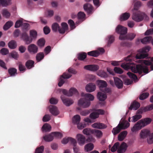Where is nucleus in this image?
Returning <instances> with one entry per match:
<instances>
[{
  "mask_svg": "<svg viewBox=\"0 0 153 153\" xmlns=\"http://www.w3.org/2000/svg\"><path fill=\"white\" fill-rule=\"evenodd\" d=\"M127 74L129 77L131 78H132L133 79L136 80L137 78V76L134 74L130 72H128Z\"/></svg>",
  "mask_w": 153,
  "mask_h": 153,
  "instance_id": "59",
  "label": "nucleus"
},
{
  "mask_svg": "<svg viewBox=\"0 0 153 153\" xmlns=\"http://www.w3.org/2000/svg\"><path fill=\"white\" fill-rule=\"evenodd\" d=\"M8 45V47L11 49H15L17 46L16 42L14 40H12L10 41Z\"/></svg>",
  "mask_w": 153,
  "mask_h": 153,
  "instance_id": "36",
  "label": "nucleus"
},
{
  "mask_svg": "<svg viewBox=\"0 0 153 153\" xmlns=\"http://www.w3.org/2000/svg\"><path fill=\"white\" fill-rule=\"evenodd\" d=\"M108 40L107 44V46L109 47L111 44L112 43L114 40V37L112 35L110 36H108Z\"/></svg>",
  "mask_w": 153,
  "mask_h": 153,
  "instance_id": "54",
  "label": "nucleus"
},
{
  "mask_svg": "<svg viewBox=\"0 0 153 153\" xmlns=\"http://www.w3.org/2000/svg\"><path fill=\"white\" fill-rule=\"evenodd\" d=\"M130 126V123L124 119H122L119 124V126H120L121 128L124 129L127 128Z\"/></svg>",
  "mask_w": 153,
  "mask_h": 153,
  "instance_id": "18",
  "label": "nucleus"
},
{
  "mask_svg": "<svg viewBox=\"0 0 153 153\" xmlns=\"http://www.w3.org/2000/svg\"><path fill=\"white\" fill-rule=\"evenodd\" d=\"M126 131H124L120 133L118 136V140L119 141H122L124 140L127 134Z\"/></svg>",
  "mask_w": 153,
  "mask_h": 153,
  "instance_id": "26",
  "label": "nucleus"
},
{
  "mask_svg": "<svg viewBox=\"0 0 153 153\" xmlns=\"http://www.w3.org/2000/svg\"><path fill=\"white\" fill-rule=\"evenodd\" d=\"M76 138L78 144L80 146L84 145L85 143L86 140L85 136L82 134L78 133L76 136Z\"/></svg>",
  "mask_w": 153,
  "mask_h": 153,
  "instance_id": "6",
  "label": "nucleus"
},
{
  "mask_svg": "<svg viewBox=\"0 0 153 153\" xmlns=\"http://www.w3.org/2000/svg\"><path fill=\"white\" fill-rule=\"evenodd\" d=\"M87 57V54L85 52H82L79 53L78 54V58L79 60H83Z\"/></svg>",
  "mask_w": 153,
  "mask_h": 153,
  "instance_id": "41",
  "label": "nucleus"
},
{
  "mask_svg": "<svg viewBox=\"0 0 153 153\" xmlns=\"http://www.w3.org/2000/svg\"><path fill=\"white\" fill-rule=\"evenodd\" d=\"M44 57V54L43 52H39L36 55V58L37 62H40Z\"/></svg>",
  "mask_w": 153,
  "mask_h": 153,
  "instance_id": "37",
  "label": "nucleus"
},
{
  "mask_svg": "<svg viewBox=\"0 0 153 153\" xmlns=\"http://www.w3.org/2000/svg\"><path fill=\"white\" fill-rule=\"evenodd\" d=\"M69 142H70L71 144L73 146V147H74L75 146H76L77 144L75 138H73L72 137H69Z\"/></svg>",
  "mask_w": 153,
  "mask_h": 153,
  "instance_id": "55",
  "label": "nucleus"
},
{
  "mask_svg": "<svg viewBox=\"0 0 153 153\" xmlns=\"http://www.w3.org/2000/svg\"><path fill=\"white\" fill-rule=\"evenodd\" d=\"M114 71L117 73L122 74L123 72V71L120 68L115 67L114 69Z\"/></svg>",
  "mask_w": 153,
  "mask_h": 153,
  "instance_id": "63",
  "label": "nucleus"
},
{
  "mask_svg": "<svg viewBox=\"0 0 153 153\" xmlns=\"http://www.w3.org/2000/svg\"><path fill=\"white\" fill-rule=\"evenodd\" d=\"M76 125H77V128L79 130L82 129L86 126V124L83 123H79Z\"/></svg>",
  "mask_w": 153,
  "mask_h": 153,
  "instance_id": "57",
  "label": "nucleus"
},
{
  "mask_svg": "<svg viewBox=\"0 0 153 153\" xmlns=\"http://www.w3.org/2000/svg\"><path fill=\"white\" fill-rule=\"evenodd\" d=\"M85 14L83 12H80L78 14V18L79 20L83 21L85 19Z\"/></svg>",
  "mask_w": 153,
  "mask_h": 153,
  "instance_id": "48",
  "label": "nucleus"
},
{
  "mask_svg": "<svg viewBox=\"0 0 153 153\" xmlns=\"http://www.w3.org/2000/svg\"><path fill=\"white\" fill-rule=\"evenodd\" d=\"M28 50L30 53L35 54L38 51V48L37 46L34 44H31L28 46Z\"/></svg>",
  "mask_w": 153,
  "mask_h": 153,
  "instance_id": "17",
  "label": "nucleus"
},
{
  "mask_svg": "<svg viewBox=\"0 0 153 153\" xmlns=\"http://www.w3.org/2000/svg\"><path fill=\"white\" fill-rule=\"evenodd\" d=\"M34 62L32 60H28L25 63V66L28 69H30L34 67Z\"/></svg>",
  "mask_w": 153,
  "mask_h": 153,
  "instance_id": "34",
  "label": "nucleus"
},
{
  "mask_svg": "<svg viewBox=\"0 0 153 153\" xmlns=\"http://www.w3.org/2000/svg\"><path fill=\"white\" fill-rule=\"evenodd\" d=\"M68 93L70 96H72L73 95H79V92L77 89L74 87H71L68 91Z\"/></svg>",
  "mask_w": 153,
  "mask_h": 153,
  "instance_id": "30",
  "label": "nucleus"
},
{
  "mask_svg": "<svg viewBox=\"0 0 153 153\" xmlns=\"http://www.w3.org/2000/svg\"><path fill=\"white\" fill-rule=\"evenodd\" d=\"M147 143L149 144L153 143V132L150 134L147 140Z\"/></svg>",
  "mask_w": 153,
  "mask_h": 153,
  "instance_id": "47",
  "label": "nucleus"
},
{
  "mask_svg": "<svg viewBox=\"0 0 153 153\" xmlns=\"http://www.w3.org/2000/svg\"><path fill=\"white\" fill-rule=\"evenodd\" d=\"M84 69L91 71H97L99 68L98 65H89L85 66Z\"/></svg>",
  "mask_w": 153,
  "mask_h": 153,
  "instance_id": "12",
  "label": "nucleus"
},
{
  "mask_svg": "<svg viewBox=\"0 0 153 153\" xmlns=\"http://www.w3.org/2000/svg\"><path fill=\"white\" fill-rule=\"evenodd\" d=\"M43 138L45 141L48 142L51 141L53 139V138L51 133L50 134L45 135L44 136Z\"/></svg>",
  "mask_w": 153,
  "mask_h": 153,
  "instance_id": "31",
  "label": "nucleus"
},
{
  "mask_svg": "<svg viewBox=\"0 0 153 153\" xmlns=\"http://www.w3.org/2000/svg\"><path fill=\"white\" fill-rule=\"evenodd\" d=\"M97 75L99 76L105 78L108 77V75L106 72L103 71H100L97 73Z\"/></svg>",
  "mask_w": 153,
  "mask_h": 153,
  "instance_id": "45",
  "label": "nucleus"
},
{
  "mask_svg": "<svg viewBox=\"0 0 153 153\" xmlns=\"http://www.w3.org/2000/svg\"><path fill=\"white\" fill-rule=\"evenodd\" d=\"M62 28L59 26L57 23H53L52 25V29L54 32H56L58 31L59 33L63 34L65 31L68 29V26L67 24L65 22H63L61 24Z\"/></svg>",
  "mask_w": 153,
  "mask_h": 153,
  "instance_id": "3",
  "label": "nucleus"
},
{
  "mask_svg": "<svg viewBox=\"0 0 153 153\" xmlns=\"http://www.w3.org/2000/svg\"><path fill=\"white\" fill-rule=\"evenodd\" d=\"M53 138H61L62 137V134L60 132H51Z\"/></svg>",
  "mask_w": 153,
  "mask_h": 153,
  "instance_id": "46",
  "label": "nucleus"
},
{
  "mask_svg": "<svg viewBox=\"0 0 153 153\" xmlns=\"http://www.w3.org/2000/svg\"><path fill=\"white\" fill-rule=\"evenodd\" d=\"M143 127L139 121L135 124L131 128V131L133 133H136L141 129Z\"/></svg>",
  "mask_w": 153,
  "mask_h": 153,
  "instance_id": "14",
  "label": "nucleus"
},
{
  "mask_svg": "<svg viewBox=\"0 0 153 153\" xmlns=\"http://www.w3.org/2000/svg\"><path fill=\"white\" fill-rule=\"evenodd\" d=\"M94 129H91L89 128H86L82 131L83 133L86 135H88L94 133Z\"/></svg>",
  "mask_w": 153,
  "mask_h": 153,
  "instance_id": "28",
  "label": "nucleus"
},
{
  "mask_svg": "<svg viewBox=\"0 0 153 153\" xmlns=\"http://www.w3.org/2000/svg\"><path fill=\"white\" fill-rule=\"evenodd\" d=\"M150 134V131L147 129H143L141 131L139 134L140 139L143 140L146 139Z\"/></svg>",
  "mask_w": 153,
  "mask_h": 153,
  "instance_id": "10",
  "label": "nucleus"
},
{
  "mask_svg": "<svg viewBox=\"0 0 153 153\" xmlns=\"http://www.w3.org/2000/svg\"><path fill=\"white\" fill-rule=\"evenodd\" d=\"M114 81L115 85L118 88L120 89L122 88L123 82L120 78L118 77H114Z\"/></svg>",
  "mask_w": 153,
  "mask_h": 153,
  "instance_id": "21",
  "label": "nucleus"
},
{
  "mask_svg": "<svg viewBox=\"0 0 153 153\" xmlns=\"http://www.w3.org/2000/svg\"><path fill=\"white\" fill-rule=\"evenodd\" d=\"M140 106V104L136 101H134L132 102L130 107L129 108V110H137Z\"/></svg>",
  "mask_w": 153,
  "mask_h": 153,
  "instance_id": "24",
  "label": "nucleus"
},
{
  "mask_svg": "<svg viewBox=\"0 0 153 153\" xmlns=\"http://www.w3.org/2000/svg\"><path fill=\"white\" fill-rule=\"evenodd\" d=\"M127 28L123 27L121 25H119L117 26L116 29V31L118 33L120 34L119 36V39L121 40H123L125 37V34H126L127 32Z\"/></svg>",
  "mask_w": 153,
  "mask_h": 153,
  "instance_id": "4",
  "label": "nucleus"
},
{
  "mask_svg": "<svg viewBox=\"0 0 153 153\" xmlns=\"http://www.w3.org/2000/svg\"><path fill=\"white\" fill-rule=\"evenodd\" d=\"M83 8L84 10L87 12L88 14L92 13L93 8L91 4L88 3L85 4L83 6Z\"/></svg>",
  "mask_w": 153,
  "mask_h": 153,
  "instance_id": "22",
  "label": "nucleus"
},
{
  "mask_svg": "<svg viewBox=\"0 0 153 153\" xmlns=\"http://www.w3.org/2000/svg\"><path fill=\"white\" fill-rule=\"evenodd\" d=\"M58 102V100L54 97H52L50 100V102L51 104H56Z\"/></svg>",
  "mask_w": 153,
  "mask_h": 153,
  "instance_id": "64",
  "label": "nucleus"
},
{
  "mask_svg": "<svg viewBox=\"0 0 153 153\" xmlns=\"http://www.w3.org/2000/svg\"><path fill=\"white\" fill-rule=\"evenodd\" d=\"M20 35L21 38L24 40L26 44L28 45L32 42V38L29 36L26 31H23Z\"/></svg>",
  "mask_w": 153,
  "mask_h": 153,
  "instance_id": "7",
  "label": "nucleus"
},
{
  "mask_svg": "<svg viewBox=\"0 0 153 153\" xmlns=\"http://www.w3.org/2000/svg\"><path fill=\"white\" fill-rule=\"evenodd\" d=\"M94 134L97 137L100 138L102 135V133L100 130L94 129Z\"/></svg>",
  "mask_w": 153,
  "mask_h": 153,
  "instance_id": "53",
  "label": "nucleus"
},
{
  "mask_svg": "<svg viewBox=\"0 0 153 153\" xmlns=\"http://www.w3.org/2000/svg\"><path fill=\"white\" fill-rule=\"evenodd\" d=\"M44 149V146H41L36 148L35 150V153H43Z\"/></svg>",
  "mask_w": 153,
  "mask_h": 153,
  "instance_id": "60",
  "label": "nucleus"
},
{
  "mask_svg": "<svg viewBox=\"0 0 153 153\" xmlns=\"http://www.w3.org/2000/svg\"><path fill=\"white\" fill-rule=\"evenodd\" d=\"M94 99V96H84L80 99L78 102L77 109L79 110L82 108L88 107L90 105V101L93 100Z\"/></svg>",
  "mask_w": 153,
  "mask_h": 153,
  "instance_id": "2",
  "label": "nucleus"
},
{
  "mask_svg": "<svg viewBox=\"0 0 153 153\" xmlns=\"http://www.w3.org/2000/svg\"><path fill=\"white\" fill-rule=\"evenodd\" d=\"M2 14L3 16L7 18H9L10 16V13L7 9L3 10Z\"/></svg>",
  "mask_w": 153,
  "mask_h": 153,
  "instance_id": "50",
  "label": "nucleus"
},
{
  "mask_svg": "<svg viewBox=\"0 0 153 153\" xmlns=\"http://www.w3.org/2000/svg\"><path fill=\"white\" fill-rule=\"evenodd\" d=\"M72 120V122L74 124H77L80 121V117L79 115H76L73 117Z\"/></svg>",
  "mask_w": 153,
  "mask_h": 153,
  "instance_id": "33",
  "label": "nucleus"
},
{
  "mask_svg": "<svg viewBox=\"0 0 153 153\" xmlns=\"http://www.w3.org/2000/svg\"><path fill=\"white\" fill-rule=\"evenodd\" d=\"M127 144L126 143L123 142L120 146H119L117 152L118 153H124L127 150Z\"/></svg>",
  "mask_w": 153,
  "mask_h": 153,
  "instance_id": "15",
  "label": "nucleus"
},
{
  "mask_svg": "<svg viewBox=\"0 0 153 153\" xmlns=\"http://www.w3.org/2000/svg\"><path fill=\"white\" fill-rule=\"evenodd\" d=\"M130 15L129 13H123L120 16V19L121 21L127 20L130 17Z\"/></svg>",
  "mask_w": 153,
  "mask_h": 153,
  "instance_id": "32",
  "label": "nucleus"
},
{
  "mask_svg": "<svg viewBox=\"0 0 153 153\" xmlns=\"http://www.w3.org/2000/svg\"><path fill=\"white\" fill-rule=\"evenodd\" d=\"M136 36V34L133 33H128L127 35L125 36V37L124 40L128 39L132 40Z\"/></svg>",
  "mask_w": 153,
  "mask_h": 153,
  "instance_id": "43",
  "label": "nucleus"
},
{
  "mask_svg": "<svg viewBox=\"0 0 153 153\" xmlns=\"http://www.w3.org/2000/svg\"><path fill=\"white\" fill-rule=\"evenodd\" d=\"M120 145V143L119 142H117L115 143L111 149V151L112 152H115L118 148Z\"/></svg>",
  "mask_w": 153,
  "mask_h": 153,
  "instance_id": "52",
  "label": "nucleus"
},
{
  "mask_svg": "<svg viewBox=\"0 0 153 153\" xmlns=\"http://www.w3.org/2000/svg\"><path fill=\"white\" fill-rule=\"evenodd\" d=\"M88 55L94 56L97 57L100 55V53L97 51H93L87 53Z\"/></svg>",
  "mask_w": 153,
  "mask_h": 153,
  "instance_id": "40",
  "label": "nucleus"
},
{
  "mask_svg": "<svg viewBox=\"0 0 153 153\" xmlns=\"http://www.w3.org/2000/svg\"><path fill=\"white\" fill-rule=\"evenodd\" d=\"M152 39L151 36H146L141 39V42L143 44H146L149 42Z\"/></svg>",
  "mask_w": 153,
  "mask_h": 153,
  "instance_id": "44",
  "label": "nucleus"
},
{
  "mask_svg": "<svg viewBox=\"0 0 153 153\" xmlns=\"http://www.w3.org/2000/svg\"><path fill=\"white\" fill-rule=\"evenodd\" d=\"M55 91L57 93L59 94H62L66 96L68 94V91L67 90L62 88L56 89H55Z\"/></svg>",
  "mask_w": 153,
  "mask_h": 153,
  "instance_id": "35",
  "label": "nucleus"
},
{
  "mask_svg": "<svg viewBox=\"0 0 153 153\" xmlns=\"http://www.w3.org/2000/svg\"><path fill=\"white\" fill-rule=\"evenodd\" d=\"M0 52L2 55H6L8 53L9 51L6 48H3L1 50Z\"/></svg>",
  "mask_w": 153,
  "mask_h": 153,
  "instance_id": "62",
  "label": "nucleus"
},
{
  "mask_svg": "<svg viewBox=\"0 0 153 153\" xmlns=\"http://www.w3.org/2000/svg\"><path fill=\"white\" fill-rule=\"evenodd\" d=\"M13 22L11 21L7 22L3 26V29L7 30L11 27L13 25Z\"/></svg>",
  "mask_w": 153,
  "mask_h": 153,
  "instance_id": "42",
  "label": "nucleus"
},
{
  "mask_svg": "<svg viewBox=\"0 0 153 153\" xmlns=\"http://www.w3.org/2000/svg\"><path fill=\"white\" fill-rule=\"evenodd\" d=\"M150 49V47H146L140 49L139 53L136 55H130L125 58L126 62L123 63L121 66L125 70L130 69L134 73H138L141 74L143 72L145 74L149 72L148 68L146 66L151 65L152 70H153V64L152 61H153V57L151 58V61L145 59H141L147 57V53Z\"/></svg>",
  "mask_w": 153,
  "mask_h": 153,
  "instance_id": "1",
  "label": "nucleus"
},
{
  "mask_svg": "<svg viewBox=\"0 0 153 153\" xmlns=\"http://www.w3.org/2000/svg\"><path fill=\"white\" fill-rule=\"evenodd\" d=\"M94 144L91 143H90L86 144L84 147V149L85 152H88L92 150L94 148Z\"/></svg>",
  "mask_w": 153,
  "mask_h": 153,
  "instance_id": "25",
  "label": "nucleus"
},
{
  "mask_svg": "<svg viewBox=\"0 0 153 153\" xmlns=\"http://www.w3.org/2000/svg\"><path fill=\"white\" fill-rule=\"evenodd\" d=\"M19 71L21 72L25 71L26 70L25 66L23 65L21 62H19Z\"/></svg>",
  "mask_w": 153,
  "mask_h": 153,
  "instance_id": "58",
  "label": "nucleus"
},
{
  "mask_svg": "<svg viewBox=\"0 0 153 153\" xmlns=\"http://www.w3.org/2000/svg\"><path fill=\"white\" fill-rule=\"evenodd\" d=\"M104 112V111L102 110H97L90 114V117L92 119H95L99 117V114H103Z\"/></svg>",
  "mask_w": 153,
  "mask_h": 153,
  "instance_id": "9",
  "label": "nucleus"
},
{
  "mask_svg": "<svg viewBox=\"0 0 153 153\" xmlns=\"http://www.w3.org/2000/svg\"><path fill=\"white\" fill-rule=\"evenodd\" d=\"M144 15V13H141L140 11L136 10V11L134 12L132 19L135 21L139 22L143 20Z\"/></svg>",
  "mask_w": 153,
  "mask_h": 153,
  "instance_id": "5",
  "label": "nucleus"
},
{
  "mask_svg": "<svg viewBox=\"0 0 153 153\" xmlns=\"http://www.w3.org/2000/svg\"><path fill=\"white\" fill-rule=\"evenodd\" d=\"M141 3L140 1H137L136 2H135L134 6V10H138V9L139 7L141 6Z\"/></svg>",
  "mask_w": 153,
  "mask_h": 153,
  "instance_id": "61",
  "label": "nucleus"
},
{
  "mask_svg": "<svg viewBox=\"0 0 153 153\" xmlns=\"http://www.w3.org/2000/svg\"><path fill=\"white\" fill-rule=\"evenodd\" d=\"M51 126L47 123L44 124L43 126L42 130L43 132H48L51 130Z\"/></svg>",
  "mask_w": 153,
  "mask_h": 153,
  "instance_id": "27",
  "label": "nucleus"
},
{
  "mask_svg": "<svg viewBox=\"0 0 153 153\" xmlns=\"http://www.w3.org/2000/svg\"><path fill=\"white\" fill-rule=\"evenodd\" d=\"M91 126L94 128L99 129H104L107 127V126L105 125L100 123H96L93 124L91 125Z\"/></svg>",
  "mask_w": 153,
  "mask_h": 153,
  "instance_id": "20",
  "label": "nucleus"
},
{
  "mask_svg": "<svg viewBox=\"0 0 153 153\" xmlns=\"http://www.w3.org/2000/svg\"><path fill=\"white\" fill-rule=\"evenodd\" d=\"M121 129L120 126H119V125L118 126L115 128H113L112 130V132L114 135H115L119 133Z\"/></svg>",
  "mask_w": 153,
  "mask_h": 153,
  "instance_id": "49",
  "label": "nucleus"
},
{
  "mask_svg": "<svg viewBox=\"0 0 153 153\" xmlns=\"http://www.w3.org/2000/svg\"><path fill=\"white\" fill-rule=\"evenodd\" d=\"M137 114L136 115L133 116L132 117V120H131V122H134L140 119L142 117V115H141L140 113H138L137 111Z\"/></svg>",
  "mask_w": 153,
  "mask_h": 153,
  "instance_id": "38",
  "label": "nucleus"
},
{
  "mask_svg": "<svg viewBox=\"0 0 153 153\" xmlns=\"http://www.w3.org/2000/svg\"><path fill=\"white\" fill-rule=\"evenodd\" d=\"M17 69L13 68H11L8 70V72L11 76H14L17 74Z\"/></svg>",
  "mask_w": 153,
  "mask_h": 153,
  "instance_id": "39",
  "label": "nucleus"
},
{
  "mask_svg": "<svg viewBox=\"0 0 153 153\" xmlns=\"http://www.w3.org/2000/svg\"><path fill=\"white\" fill-rule=\"evenodd\" d=\"M152 119L149 118H146L139 120L143 127L150 124Z\"/></svg>",
  "mask_w": 153,
  "mask_h": 153,
  "instance_id": "23",
  "label": "nucleus"
},
{
  "mask_svg": "<svg viewBox=\"0 0 153 153\" xmlns=\"http://www.w3.org/2000/svg\"><path fill=\"white\" fill-rule=\"evenodd\" d=\"M96 86L95 84L93 83H90L87 85L85 87L86 91L88 92H91L95 90Z\"/></svg>",
  "mask_w": 153,
  "mask_h": 153,
  "instance_id": "19",
  "label": "nucleus"
},
{
  "mask_svg": "<svg viewBox=\"0 0 153 153\" xmlns=\"http://www.w3.org/2000/svg\"><path fill=\"white\" fill-rule=\"evenodd\" d=\"M98 81L100 85V88L101 91L103 90V88L107 86V84L105 81L102 80H99Z\"/></svg>",
  "mask_w": 153,
  "mask_h": 153,
  "instance_id": "29",
  "label": "nucleus"
},
{
  "mask_svg": "<svg viewBox=\"0 0 153 153\" xmlns=\"http://www.w3.org/2000/svg\"><path fill=\"white\" fill-rule=\"evenodd\" d=\"M30 38H35L36 37L37 35V32L34 30H31L30 31Z\"/></svg>",
  "mask_w": 153,
  "mask_h": 153,
  "instance_id": "56",
  "label": "nucleus"
},
{
  "mask_svg": "<svg viewBox=\"0 0 153 153\" xmlns=\"http://www.w3.org/2000/svg\"><path fill=\"white\" fill-rule=\"evenodd\" d=\"M153 109V104L148 105L145 107L141 108L137 111L138 113H142L143 112H146Z\"/></svg>",
  "mask_w": 153,
  "mask_h": 153,
  "instance_id": "16",
  "label": "nucleus"
},
{
  "mask_svg": "<svg viewBox=\"0 0 153 153\" xmlns=\"http://www.w3.org/2000/svg\"><path fill=\"white\" fill-rule=\"evenodd\" d=\"M72 76V75L65 72L61 76L58 83L59 86L61 87L64 83L65 81L64 79H69Z\"/></svg>",
  "mask_w": 153,
  "mask_h": 153,
  "instance_id": "8",
  "label": "nucleus"
},
{
  "mask_svg": "<svg viewBox=\"0 0 153 153\" xmlns=\"http://www.w3.org/2000/svg\"><path fill=\"white\" fill-rule=\"evenodd\" d=\"M45 41L44 39L41 38L39 39L37 42L38 45L41 47H43L45 45Z\"/></svg>",
  "mask_w": 153,
  "mask_h": 153,
  "instance_id": "51",
  "label": "nucleus"
},
{
  "mask_svg": "<svg viewBox=\"0 0 153 153\" xmlns=\"http://www.w3.org/2000/svg\"><path fill=\"white\" fill-rule=\"evenodd\" d=\"M48 108L50 112L53 115L57 116L60 113L59 109L55 106L50 105L48 107Z\"/></svg>",
  "mask_w": 153,
  "mask_h": 153,
  "instance_id": "11",
  "label": "nucleus"
},
{
  "mask_svg": "<svg viewBox=\"0 0 153 153\" xmlns=\"http://www.w3.org/2000/svg\"><path fill=\"white\" fill-rule=\"evenodd\" d=\"M61 98L63 104L66 106H69L72 104L73 102V101L65 96H61Z\"/></svg>",
  "mask_w": 153,
  "mask_h": 153,
  "instance_id": "13",
  "label": "nucleus"
}]
</instances>
